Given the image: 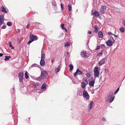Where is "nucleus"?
<instances>
[{"instance_id": "1", "label": "nucleus", "mask_w": 125, "mask_h": 125, "mask_svg": "<svg viewBox=\"0 0 125 125\" xmlns=\"http://www.w3.org/2000/svg\"><path fill=\"white\" fill-rule=\"evenodd\" d=\"M113 92L112 91L110 92L107 94L106 98V100L110 103L112 102L114 100L115 96H113Z\"/></svg>"}, {"instance_id": "2", "label": "nucleus", "mask_w": 125, "mask_h": 125, "mask_svg": "<svg viewBox=\"0 0 125 125\" xmlns=\"http://www.w3.org/2000/svg\"><path fill=\"white\" fill-rule=\"evenodd\" d=\"M107 59L105 57L102 59L98 62V64L100 66H101L105 63V61L107 60Z\"/></svg>"}, {"instance_id": "3", "label": "nucleus", "mask_w": 125, "mask_h": 125, "mask_svg": "<svg viewBox=\"0 0 125 125\" xmlns=\"http://www.w3.org/2000/svg\"><path fill=\"white\" fill-rule=\"evenodd\" d=\"M83 95L84 98H85L86 99L88 100L89 98V95L86 91L84 90L83 92Z\"/></svg>"}, {"instance_id": "4", "label": "nucleus", "mask_w": 125, "mask_h": 125, "mask_svg": "<svg viewBox=\"0 0 125 125\" xmlns=\"http://www.w3.org/2000/svg\"><path fill=\"white\" fill-rule=\"evenodd\" d=\"M24 75L23 73L22 72H20L19 74V81L20 82H22L23 81V76Z\"/></svg>"}, {"instance_id": "5", "label": "nucleus", "mask_w": 125, "mask_h": 125, "mask_svg": "<svg viewBox=\"0 0 125 125\" xmlns=\"http://www.w3.org/2000/svg\"><path fill=\"white\" fill-rule=\"evenodd\" d=\"M106 7L105 6H102L101 8L100 11L101 13L103 14L105 13V10H106Z\"/></svg>"}, {"instance_id": "6", "label": "nucleus", "mask_w": 125, "mask_h": 125, "mask_svg": "<svg viewBox=\"0 0 125 125\" xmlns=\"http://www.w3.org/2000/svg\"><path fill=\"white\" fill-rule=\"evenodd\" d=\"M48 73L46 71H43L41 72V75L44 79L45 78L47 75Z\"/></svg>"}, {"instance_id": "7", "label": "nucleus", "mask_w": 125, "mask_h": 125, "mask_svg": "<svg viewBox=\"0 0 125 125\" xmlns=\"http://www.w3.org/2000/svg\"><path fill=\"white\" fill-rule=\"evenodd\" d=\"M86 52H82L81 53V55L83 58H87L88 56Z\"/></svg>"}, {"instance_id": "8", "label": "nucleus", "mask_w": 125, "mask_h": 125, "mask_svg": "<svg viewBox=\"0 0 125 125\" xmlns=\"http://www.w3.org/2000/svg\"><path fill=\"white\" fill-rule=\"evenodd\" d=\"M30 38L31 40H33V41L34 40H36L37 38V37L36 36H35L34 35L32 34H31L30 35Z\"/></svg>"}, {"instance_id": "9", "label": "nucleus", "mask_w": 125, "mask_h": 125, "mask_svg": "<svg viewBox=\"0 0 125 125\" xmlns=\"http://www.w3.org/2000/svg\"><path fill=\"white\" fill-rule=\"evenodd\" d=\"M107 45L108 46H112L113 44V42L111 40H109L105 42Z\"/></svg>"}, {"instance_id": "10", "label": "nucleus", "mask_w": 125, "mask_h": 125, "mask_svg": "<svg viewBox=\"0 0 125 125\" xmlns=\"http://www.w3.org/2000/svg\"><path fill=\"white\" fill-rule=\"evenodd\" d=\"M34 87L35 90H39L40 88V83H34Z\"/></svg>"}, {"instance_id": "11", "label": "nucleus", "mask_w": 125, "mask_h": 125, "mask_svg": "<svg viewBox=\"0 0 125 125\" xmlns=\"http://www.w3.org/2000/svg\"><path fill=\"white\" fill-rule=\"evenodd\" d=\"M4 20V16L1 15L0 16V26L4 23L3 21Z\"/></svg>"}, {"instance_id": "12", "label": "nucleus", "mask_w": 125, "mask_h": 125, "mask_svg": "<svg viewBox=\"0 0 125 125\" xmlns=\"http://www.w3.org/2000/svg\"><path fill=\"white\" fill-rule=\"evenodd\" d=\"M40 64L42 66H45V62L44 60H41L40 62Z\"/></svg>"}, {"instance_id": "13", "label": "nucleus", "mask_w": 125, "mask_h": 125, "mask_svg": "<svg viewBox=\"0 0 125 125\" xmlns=\"http://www.w3.org/2000/svg\"><path fill=\"white\" fill-rule=\"evenodd\" d=\"M61 68V65L60 63L58 65V67H56V69L55 70V71L56 73H58L59 72Z\"/></svg>"}, {"instance_id": "14", "label": "nucleus", "mask_w": 125, "mask_h": 125, "mask_svg": "<svg viewBox=\"0 0 125 125\" xmlns=\"http://www.w3.org/2000/svg\"><path fill=\"white\" fill-rule=\"evenodd\" d=\"M46 84L45 83H44L42 85V86L41 87L42 89H43V91H45L46 90Z\"/></svg>"}, {"instance_id": "15", "label": "nucleus", "mask_w": 125, "mask_h": 125, "mask_svg": "<svg viewBox=\"0 0 125 125\" xmlns=\"http://www.w3.org/2000/svg\"><path fill=\"white\" fill-rule=\"evenodd\" d=\"M99 75V72H94V77L96 78L98 77Z\"/></svg>"}, {"instance_id": "16", "label": "nucleus", "mask_w": 125, "mask_h": 125, "mask_svg": "<svg viewBox=\"0 0 125 125\" xmlns=\"http://www.w3.org/2000/svg\"><path fill=\"white\" fill-rule=\"evenodd\" d=\"M1 11L2 12H4L5 13H7V12L6 10L5 9V8H4V7L3 6H2L1 7Z\"/></svg>"}, {"instance_id": "17", "label": "nucleus", "mask_w": 125, "mask_h": 125, "mask_svg": "<svg viewBox=\"0 0 125 125\" xmlns=\"http://www.w3.org/2000/svg\"><path fill=\"white\" fill-rule=\"evenodd\" d=\"M99 15V12L97 11H94V16H96V17H98Z\"/></svg>"}, {"instance_id": "18", "label": "nucleus", "mask_w": 125, "mask_h": 125, "mask_svg": "<svg viewBox=\"0 0 125 125\" xmlns=\"http://www.w3.org/2000/svg\"><path fill=\"white\" fill-rule=\"evenodd\" d=\"M98 34L99 38H102L103 37V33L101 31L99 32Z\"/></svg>"}, {"instance_id": "19", "label": "nucleus", "mask_w": 125, "mask_h": 125, "mask_svg": "<svg viewBox=\"0 0 125 125\" xmlns=\"http://www.w3.org/2000/svg\"><path fill=\"white\" fill-rule=\"evenodd\" d=\"M98 31V26L97 25H95L94 26V32L97 33Z\"/></svg>"}, {"instance_id": "20", "label": "nucleus", "mask_w": 125, "mask_h": 125, "mask_svg": "<svg viewBox=\"0 0 125 125\" xmlns=\"http://www.w3.org/2000/svg\"><path fill=\"white\" fill-rule=\"evenodd\" d=\"M44 79L42 77V76L41 75L39 77L36 78V79L37 80L39 81H41L42 79Z\"/></svg>"}, {"instance_id": "21", "label": "nucleus", "mask_w": 125, "mask_h": 125, "mask_svg": "<svg viewBox=\"0 0 125 125\" xmlns=\"http://www.w3.org/2000/svg\"><path fill=\"white\" fill-rule=\"evenodd\" d=\"M11 58V56H5V58L4 59V60L5 61H7L8 60H9Z\"/></svg>"}, {"instance_id": "22", "label": "nucleus", "mask_w": 125, "mask_h": 125, "mask_svg": "<svg viewBox=\"0 0 125 125\" xmlns=\"http://www.w3.org/2000/svg\"><path fill=\"white\" fill-rule=\"evenodd\" d=\"M76 71L77 73V74L79 75H80L82 74V72L79 69H77Z\"/></svg>"}, {"instance_id": "23", "label": "nucleus", "mask_w": 125, "mask_h": 125, "mask_svg": "<svg viewBox=\"0 0 125 125\" xmlns=\"http://www.w3.org/2000/svg\"><path fill=\"white\" fill-rule=\"evenodd\" d=\"M69 67L70 68V69L69 70V71H71L73 69V66L72 64H70L69 65Z\"/></svg>"}, {"instance_id": "24", "label": "nucleus", "mask_w": 125, "mask_h": 125, "mask_svg": "<svg viewBox=\"0 0 125 125\" xmlns=\"http://www.w3.org/2000/svg\"><path fill=\"white\" fill-rule=\"evenodd\" d=\"M45 54H44L43 53L41 55V60H44L45 59Z\"/></svg>"}, {"instance_id": "25", "label": "nucleus", "mask_w": 125, "mask_h": 125, "mask_svg": "<svg viewBox=\"0 0 125 125\" xmlns=\"http://www.w3.org/2000/svg\"><path fill=\"white\" fill-rule=\"evenodd\" d=\"M89 85L90 86H93L94 85V81H90L89 83Z\"/></svg>"}, {"instance_id": "26", "label": "nucleus", "mask_w": 125, "mask_h": 125, "mask_svg": "<svg viewBox=\"0 0 125 125\" xmlns=\"http://www.w3.org/2000/svg\"><path fill=\"white\" fill-rule=\"evenodd\" d=\"M120 31L122 33H123L125 31V29L123 27H121L120 29Z\"/></svg>"}, {"instance_id": "27", "label": "nucleus", "mask_w": 125, "mask_h": 125, "mask_svg": "<svg viewBox=\"0 0 125 125\" xmlns=\"http://www.w3.org/2000/svg\"><path fill=\"white\" fill-rule=\"evenodd\" d=\"M68 9L69 11H70L72 10V7L70 4L68 5Z\"/></svg>"}, {"instance_id": "28", "label": "nucleus", "mask_w": 125, "mask_h": 125, "mask_svg": "<svg viewBox=\"0 0 125 125\" xmlns=\"http://www.w3.org/2000/svg\"><path fill=\"white\" fill-rule=\"evenodd\" d=\"M99 68L97 66H96L94 68V72H99L98 71Z\"/></svg>"}, {"instance_id": "29", "label": "nucleus", "mask_w": 125, "mask_h": 125, "mask_svg": "<svg viewBox=\"0 0 125 125\" xmlns=\"http://www.w3.org/2000/svg\"><path fill=\"white\" fill-rule=\"evenodd\" d=\"M25 78L26 79L28 78L29 76L28 75V73L27 72H26L25 73Z\"/></svg>"}, {"instance_id": "30", "label": "nucleus", "mask_w": 125, "mask_h": 125, "mask_svg": "<svg viewBox=\"0 0 125 125\" xmlns=\"http://www.w3.org/2000/svg\"><path fill=\"white\" fill-rule=\"evenodd\" d=\"M82 86L83 88H84L86 86L84 82H83L81 83Z\"/></svg>"}, {"instance_id": "31", "label": "nucleus", "mask_w": 125, "mask_h": 125, "mask_svg": "<svg viewBox=\"0 0 125 125\" xmlns=\"http://www.w3.org/2000/svg\"><path fill=\"white\" fill-rule=\"evenodd\" d=\"M9 46L11 48V49H13L14 48V47H13L12 46V43L11 42H9Z\"/></svg>"}, {"instance_id": "32", "label": "nucleus", "mask_w": 125, "mask_h": 125, "mask_svg": "<svg viewBox=\"0 0 125 125\" xmlns=\"http://www.w3.org/2000/svg\"><path fill=\"white\" fill-rule=\"evenodd\" d=\"M93 104V101H91L90 102V108L91 110L92 109V105Z\"/></svg>"}, {"instance_id": "33", "label": "nucleus", "mask_w": 125, "mask_h": 125, "mask_svg": "<svg viewBox=\"0 0 125 125\" xmlns=\"http://www.w3.org/2000/svg\"><path fill=\"white\" fill-rule=\"evenodd\" d=\"M7 24L9 26H11L12 25V23L11 22H7Z\"/></svg>"}, {"instance_id": "34", "label": "nucleus", "mask_w": 125, "mask_h": 125, "mask_svg": "<svg viewBox=\"0 0 125 125\" xmlns=\"http://www.w3.org/2000/svg\"><path fill=\"white\" fill-rule=\"evenodd\" d=\"M104 50H103L102 51L98 53L97 54V56H102V55L103 53L102 52Z\"/></svg>"}, {"instance_id": "35", "label": "nucleus", "mask_w": 125, "mask_h": 125, "mask_svg": "<svg viewBox=\"0 0 125 125\" xmlns=\"http://www.w3.org/2000/svg\"><path fill=\"white\" fill-rule=\"evenodd\" d=\"M60 5L61 8V10H62L63 9L64 4L63 3H61Z\"/></svg>"}, {"instance_id": "36", "label": "nucleus", "mask_w": 125, "mask_h": 125, "mask_svg": "<svg viewBox=\"0 0 125 125\" xmlns=\"http://www.w3.org/2000/svg\"><path fill=\"white\" fill-rule=\"evenodd\" d=\"M33 41V40H31V39H30V40L28 41V45H29Z\"/></svg>"}, {"instance_id": "37", "label": "nucleus", "mask_w": 125, "mask_h": 125, "mask_svg": "<svg viewBox=\"0 0 125 125\" xmlns=\"http://www.w3.org/2000/svg\"><path fill=\"white\" fill-rule=\"evenodd\" d=\"M70 44L68 42H67L65 44V47H67L69 46Z\"/></svg>"}, {"instance_id": "38", "label": "nucleus", "mask_w": 125, "mask_h": 125, "mask_svg": "<svg viewBox=\"0 0 125 125\" xmlns=\"http://www.w3.org/2000/svg\"><path fill=\"white\" fill-rule=\"evenodd\" d=\"M38 65L37 64H36L34 63V64H33L31 66V67H38Z\"/></svg>"}, {"instance_id": "39", "label": "nucleus", "mask_w": 125, "mask_h": 125, "mask_svg": "<svg viewBox=\"0 0 125 125\" xmlns=\"http://www.w3.org/2000/svg\"><path fill=\"white\" fill-rule=\"evenodd\" d=\"M119 87H118L116 90V91L114 93L115 94H116L119 91Z\"/></svg>"}, {"instance_id": "40", "label": "nucleus", "mask_w": 125, "mask_h": 125, "mask_svg": "<svg viewBox=\"0 0 125 125\" xmlns=\"http://www.w3.org/2000/svg\"><path fill=\"white\" fill-rule=\"evenodd\" d=\"M64 24H62L61 25V27L62 29L63 30H64V29L65 28L64 27Z\"/></svg>"}, {"instance_id": "41", "label": "nucleus", "mask_w": 125, "mask_h": 125, "mask_svg": "<svg viewBox=\"0 0 125 125\" xmlns=\"http://www.w3.org/2000/svg\"><path fill=\"white\" fill-rule=\"evenodd\" d=\"M86 75L88 77H90L91 76V75L89 73H87Z\"/></svg>"}, {"instance_id": "42", "label": "nucleus", "mask_w": 125, "mask_h": 125, "mask_svg": "<svg viewBox=\"0 0 125 125\" xmlns=\"http://www.w3.org/2000/svg\"><path fill=\"white\" fill-rule=\"evenodd\" d=\"M52 5L54 6H56V4L55 1H53L52 2Z\"/></svg>"}, {"instance_id": "43", "label": "nucleus", "mask_w": 125, "mask_h": 125, "mask_svg": "<svg viewBox=\"0 0 125 125\" xmlns=\"http://www.w3.org/2000/svg\"><path fill=\"white\" fill-rule=\"evenodd\" d=\"M100 48V47L99 46H97V48L95 50H99Z\"/></svg>"}, {"instance_id": "44", "label": "nucleus", "mask_w": 125, "mask_h": 125, "mask_svg": "<svg viewBox=\"0 0 125 125\" xmlns=\"http://www.w3.org/2000/svg\"><path fill=\"white\" fill-rule=\"evenodd\" d=\"M101 47L102 48H105V46L104 44H102L101 45Z\"/></svg>"}, {"instance_id": "45", "label": "nucleus", "mask_w": 125, "mask_h": 125, "mask_svg": "<svg viewBox=\"0 0 125 125\" xmlns=\"http://www.w3.org/2000/svg\"><path fill=\"white\" fill-rule=\"evenodd\" d=\"M108 34L109 35H114V34H113V33H112L111 32H109L108 33Z\"/></svg>"}, {"instance_id": "46", "label": "nucleus", "mask_w": 125, "mask_h": 125, "mask_svg": "<svg viewBox=\"0 0 125 125\" xmlns=\"http://www.w3.org/2000/svg\"><path fill=\"white\" fill-rule=\"evenodd\" d=\"M6 26L5 25H4L2 27V29H4L6 28Z\"/></svg>"}, {"instance_id": "47", "label": "nucleus", "mask_w": 125, "mask_h": 125, "mask_svg": "<svg viewBox=\"0 0 125 125\" xmlns=\"http://www.w3.org/2000/svg\"><path fill=\"white\" fill-rule=\"evenodd\" d=\"M102 120L104 122H105L106 121V119L104 117H103L102 118Z\"/></svg>"}, {"instance_id": "48", "label": "nucleus", "mask_w": 125, "mask_h": 125, "mask_svg": "<svg viewBox=\"0 0 125 125\" xmlns=\"http://www.w3.org/2000/svg\"><path fill=\"white\" fill-rule=\"evenodd\" d=\"M77 74V73L76 71V72L74 73V76H76Z\"/></svg>"}, {"instance_id": "49", "label": "nucleus", "mask_w": 125, "mask_h": 125, "mask_svg": "<svg viewBox=\"0 0 125 125\" xmlns=\"http://www.w3.org/2000/svg\"><path fill=\"white\" fill-rule=\"evenodd\" d=\"M122 23L124 25V26L125 27V20Z\"/></svg>"}, {"instance_id": "50", "label": "nucleus", "mask_w": 125, "mask_h": 125, "mask_svg": "<svg viewBox=\"0 0 125 125\" xmlns=\"http://www.w3.org/2000/svg\"><path fill=\"white\" fill-rule=\"evenodd\" d=\"M88 33L89 34H91V32L90 31H88Z\"/></svg>"}, {"instance_id": "51", "label": "nucleus", "mask_w": 125, "mask_h": 125, "mask_svg": "<svg viewBox=\"0 0 125 125\" xmlns=\"http://www.w3.org/2000/svg\"><path fill=\"white\" fill-rule=\"evenodd\" d=\"M92 15H94V12H93V10H92Z\"/></svg>"}, {"instance_id": "52", "label": "nucleus", "mask_w": 125, "mask_h": 125, "mask_svg": "<svg viewBox=\"0 0 125 125\" xmlns=\"http://www.w3.org/2000/svg\"><path fill=\"white\" fill-rule=\"evenodd\" d=\"M3 55V54L0 53V57H1Z\"/></svg>"}, {"instance_id": "53", "label": "nucleus", "mask_w": 125, "mask_h": 125, "mask_svg": "<svg viewBox=\"0 0 125 125\" xmlns=\"http://www.w3.org/2000/svg\"><path fill=\"white\" fill-rule=\"evenodd\" d=\"M64 30L65 31L67 32V29L66 28H65L64 29Z\"/></svg>"}, {"instance_id": "54", "label": "nucleus", "mask_w": 125, "mask_h": 125, "mask_svg": "<svg viewBox=\"0 0 125 125\" xmlns=\"http://www.w3.org/2000/svg\"><path fill=\"white\" fill-rule=\"evenodd\" d=\"M112 39L113 40V42H115V40L113 39V37H112Z\"/></svg>"}, {"instance_id": "55", "label": "nucleus", "mask_w": 125, "mask_h": 125, "mask_svg": "<svg viewBox=\"0 0 125 125\" xmlns=\"http://www.w3.org/2000/svg\"><path fill=\"white\" fill-rule=\"evenodd\" d=\"M30 26V24H28L27 25V27H28L29 26Z\"/></svg>"}, {"instance_id": "56", "label": "nucleus", "mask_w": 125, "mask_h": 125, "mask_svg": "<svg viewBox=\"0 0 125 125\" xmlns=\"http://www.w3.org/2000/svg\"><path fill=\"white\" fill-rule=\"evenodd\" d=\"M114 35V36L115 37H117V35H115V34H114V35Z\"/></svg>"}, {"instance_id": "57", "label": "nucleus", "mask_w": 125, "mask_h": 125, "mask_svg": "<svg viewBox=\"0 0 125 125\" xmlns=\"http://www.w3.org/2000/svg\"><path fill=\"white\" fill-rule=\"evenodd\" d=\"M53 61H53V60H51V62H52V63H53Z\"/></svg>"}, {"instance_id": "58", "label": "nucleus", "mask_w": 125, "mask_h": 125, "mask_svg": "<svg viewBox=\"0 0 125 125\" xmlns=\"http://www.w3.org/2000/svg\"><path fill=\"white\" fill-rule=\"evenodd\" d=\"M68 55L69 54V53L68 52H67L66 53Z\"/></svg>"}, {"instance_id": "59", "label": "nucleus", "mask_w": 125, "mask_h": 125, "mask_svg": "<svg viewBox=\"0 0 125 125\" xmlns=\"http://www.w3.org/2000/svg\"><path fill=\"white\" fill-rule=\"evenodd\" d=\"M107 70V69H105V71H106Z\"/></svg>"}, {"instance_id": "60", "label": "nucleus", "mask_w": 125, "mask_h": 125, "mask_svg": "<svg viewBox=\"0 0 125 125\" xmlns=\"http://www.w3.org/2000/svg\"><path fill=\"white\" fill-rule=\"evenodd\" d=\"M101 79H99V81H101Z\"/></svg>"}, {"instance_id": "61", "label": "nucleus", "mask_w": 125, "mask_h": 125, "mask_svg": "<svg viewBox=\"0 0 125 125\" xmlns=\"http://www.w3.org/2000/svg\"><path fill=\"white\" fill-rule=\"evenodd\" d=\"M14 89H15V88L14 87L13 88V89L14 90Z\"/></svg>"}, {"instance_id": "62", "label": "nucleus", "mask_w": 125, "mask_h": 125, "mask_svg": "<svg viewBox=\"0 0 125 125\" xmlns=\"http://www.w3.org/2000/svg\"><path fill=\"white\" fill-rule=\"evenodd\" d=\"M20 42H19V44H20Z\"/></svg>"}, {"instance_id": "63", "label": "nucleus", "mask_w": 125, "mask_h": 125, "mask_svg": "<svg viewBox=\"0 0 125 125\" xmlns=\"http://www.w3.org/2000/svg\"><path fill=\"white\" fill-rule=\"evenodd\" d=\"M94 82L95 81V80H94Z\"/></svg>"}]
</instances>
